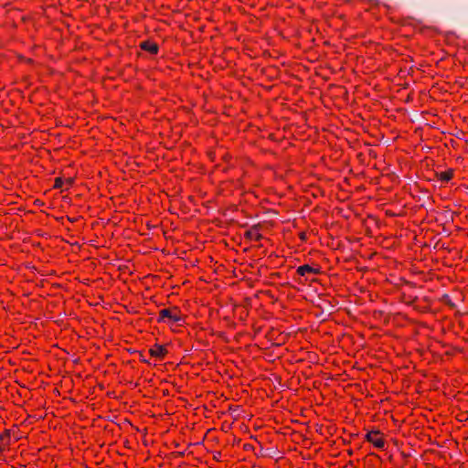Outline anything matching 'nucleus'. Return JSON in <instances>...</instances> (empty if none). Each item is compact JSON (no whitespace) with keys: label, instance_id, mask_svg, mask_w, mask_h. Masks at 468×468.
I'll list each match as a JSON object with an SVG mask.
<instances>
[{"label":"nucleus","instance_id":"nucleus-6","mask_svg":"<svg viewBox=\"0 0 468 468\" xmlns=\"http://www.w3.org/2000/svg\"><path fill=\"white\" fill-rule=\"evenodd\" d=\"M310 272L314 273V272H316V271L314 268H312L311 266L306 265V264L302 265V266L298 267V269H297V273L302 276L305 275L306 273H310Z\"/></svg>","mask_w":468,"mask_h":468},{"label":"nucleus","instance_id":"nucleus-11","mask_svg":"<svg viewBox=\"0 0 468 468\" xmlns=\"http://www.w3.org/2000/svg\"><path fill=\"white\" fill-rule=\"evenodd\" d=\"M3 437H4V436L0 434V440H2V439H3Z\"/></svg>","mask_w":468,"mask_h":468},{"label":"nucleus","instance_id":"nucleus-2","mask_svg":"<svg viewBox=\"0 0 468 468\" xmlns=\"http://www.w3.org/2000/svg\"><path fill=\"white\" fill-rule=\"evenodd\" d=\"M379 431H372L366 435L367 441L371 442L375 447L378 449H383L385 446L384 441L378 437Z\"/></svg>","mask_w":468,"mask_h":468},{"label":"nucleus","instance_id":"nucleus-1","mask_svg":"<svg viewBox=\"0 0 468 468\" xmlns=\"http://www.w3.org/2000/svg\"><path fill=\"white\" fill-rule=\"evenodd\" d=\"M165 318H168L174 323H177L181 320V317L178 315L177 310L176 308L174 310L162 309L159 313L158 321L162 322Z\"/></svg>","mask_w":468,"mask_h":468},{"label":"nucleus","instance_id":"nucleus-5","mask_svg":"<svg viewBox=\"0 0 468 468\" xmlns=\"http://www.w3.org/2000/svg\"><path fill=\"white\" fill-rule=\"evenodd\" d=\"M166 349L163 346L155 345L153 348L150 349V354L153 356H156L159 358H163L166 354Z\"/></svg>","mask_w":468,"mask_h":468},{"label":"nucleus","instance_id":"nucleus-4","mask_svg":"<svg viewBox=\"0 0 468 468\" xmlns=\"http://www.w3.org/2000/svg\"><path fill=\"white\" fill-rule=\"evenodd\" d=\"M140 47L152 54H155L158 51V45L151 41H143Z\"/></svg>","mask_w":468,"mask_h":468},{"label":"nucleus","instance_id":"nucleus-7","mask_svg":"<svg viewBox=\"0 0 468 468\" xmlns=\"http://www.w3.org/2000/svg\"><path fill=\"white\" fill-rule=\"evenodd\" d=\"M452 175H453L452 170L444 171L440 174V178H441V180L447 182V181L451 180V178L452 177Z\"/></svg>","mask_w":468,"mask_h":468},{"label":"nucleus","instance_id":"nucleus-9","mask_svg":"<svg viewBox=\"0 0 468 468\" xmlns=\"http://www.w3.org/2000/svg\"><path fill=\"white\" fill-rule=\"evenodd\" d=\"M62 185H63V180L60 177H58L55 179L54 187L58 188V187H61Z\"/></svg>","mask_w":468,"mask_h":468},{"label":"nucleus","instance_id":"nucleus-10","mask_svg":"<svg viewBox=\"0 0 468 468\" xmlns=\"http://www.w3.org/2000/svg\"><path fill=\"white\" fill-rule=\"evenodd\" d=\"M68 183H69V184H71V183H72V178H69V179H68Z\"/></svg>","mask_w":468,"mask_h":468},{"label":"nucleus","instance_id":"nucleus-3","mask_svg":"<svg viewBox=\"0 0 468 468\" xmlns=\"http://www.w3.org/2000/svg\"><path fill=\"white\" fill-rule=\"evenodd\" d=\"M259 225L252 226L249 230L246 231L245 236L250 239H254L260 240L262 239L261 234L259 232Z\"/></svg>","mask_w":468,"mask_h":468},{"label":"nucleus","instance_id":"nucleus-8","mask_svg":"<svg viewBox=\"0 0 468 468\" xmlns=\"http://www.w3.org/2000/svg\"><path fill=\"white\" fill-rule=\"evenodd\" d=\"M443 301L446 304L450 305L451 307H454V303L452 302V300L450 299L449 295L445 294L443 296Z\"/></svg>","mask_w":468,"mask_h":468}]
</instances>
